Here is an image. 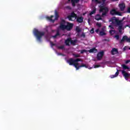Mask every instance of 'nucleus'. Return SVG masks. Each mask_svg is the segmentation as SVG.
<instances>
[{
	"instance_id": "30",
	"label": "nucleus",
	"mask_w": 130,
	"mask_h": 130,
	"mask_svg": "<svg viewBox=\"0 0 130 130\" xmlns=\"http://www.w3.org/2000/svg\"><path fill=\"white\" fill-rule=\"evenodd\" d=\"M76 31L77 32V33H80V32H81V28H80L79 26H76Z\"/></svg>"
},
{
	"instance_id": "18",
	"label": "nucleus",
	"mask_w": 130,
	"mask_h": 130,
	"mask_svg": "<svg viewBox=\"0 0 130 130\" xmlns=\"http://www.w3.org/2000/svg\"><path fill=\"white\" fill-rule=\"evenodd\" d=\"M69 2H71L72 4L73 7H76V4H78L79 2H80V0H68Z\"/></svg>"
},
{
	"instance_id": "2",
	"label": "nucleus",
	"mask_w": 130,
	"mask_h": 130,
	"mask_svg": "<svg viewBox=\"0 0 130 130\" xmlns=\"http://www.w3.org/2000/svg\"><path fill=\"white\" fill-rule=\"evenodd\" d=\"M34 34L39 42H41V38H42L43 36H44V35H45V33L44 32H41L38 30V29H35L34 30Z\"/></svg>"
},
{
	"instance_id": "3",
	"label": "nucleus",
	"mask_w": 130,
	"mask_h": 130,
	"mask_svg": "<svg viewBox=\"0 0 130 130\" xmlns=\"http://www.w3.org/2000/svg\"><path fill=\"white\" fill-rule=\"evenodd\" d=\"M109 22H112V24H113V25H115L116 26H119L122 24L121 23V21L119 20L116 17L111 18Z\"/></svg>"
},
{
	"instance_id": "40",
	"label": "nucleus",
	"mask_w": 130,
	"mask_h": 130,
	"mask_svg": "<svg viewBox=\"0 0 130 130\" xmlns=\"http://www.w3.org/2000/svg\"><path fill=\"white\" fill-rule=\"evenodd\" d=\"M50 43L51 46H55V44L53 43V42H50Z\"/></svg>"
},
{
	"instance_id": "12",
	"label": "nucleus",
	"mask_w": 130,
	"mask_h": 130,
	"mask_svg": "<svg viewBox=\"0 0 130 130\" xmlns=\"http://www.w3.org/2000/svg\"><path fill=\"white\" fill-rule=\"evenodd\" d=\"M124 41H126L127 42L130 43V38H128L126 36H124L122 39L120 41V44H121V43H122V42H123Z\"/></svg>"
},
{
	"instance_id": "47",
	"label": "nucleus",
	"mask_w": 130,
	"mask_h": 130,
	"mask_svg": "<svg viewBox=\"0 0 130 130\" xmlns=\"http://www.w3.org/2000/svg\"><path fill=\"white\" fill-rule=\"evenodd\" d=\"M91 69H92L91 68H89V70H91Z\"/></svg>"
},
{
	"instance_id": "21",
	"label": "nucleus",
	"mask_w": 130,
	"mask_h": 130,
	"mask_svg": "<svg viewBox=\"0 0 130 130\" xmlns=\"http://www.w3.org/2000/svg\"><path fill=\"white\" fill-rule=\"evenodd\" d=\"M95 20H96V21H99L100 20H102V18L101 17V15L99 14H97L95 17H94Z\"/></svg>"
},
{
	"instance_id": "25",
	"label": "nucleus",
	"mask_w": 130,
	"mask_h": 130,
	"mask_svg": "<svg viewBox=\"0 0 130 130\" xmlns=\"http://www.w3.org/2000/svg\"><path fill=\"white\" fill-rule=\"evenodd\" d=\"M121 67L123 68V70H129V68L124 64H122Z\"/></svg>"
},
{
	"instance_id": "37",
	"label": "nucleus",
	"mask_w": 130,
	"mask_h": 130,
	"mask_svg": "<svg viewBox=\"0 0 130 130\" xmlns=\"http://www.w3.org/2000/svg\"><path fill=\"white\" fill-rule=\"evenodd\" d=\"M84 52H87V50H81L80 53H81V54H83V53H84Z\"/></svg>"
},
{
	"instance_id": "5",
	"label": "nucleus",
	"mask_w": 130,
	"mask_h": 130,
	"mask_svg": "<svg viewBox=\"0 0 130 130\" xmlns=\"http://www.w3.org/2000/svg\"><path fill=\"white\" fill-rule=\"evenodd\" d=\"M67 62L69 63V66H74L76 69H77V66H79V62H75V59L73 58H71L67 60Z\"/></svg>"
},
{
	"instance_id": "13",
	"label": "nucleus",
	"mask_w": 130,
	"mask_h": 130,
	"mask_svg": "<svg viewBox=\"0 0 130 130\" xmlns=\"http://www.w3.org/2000/svg\"><path fill=\"white\" fill-rule=\"evenodd\" d=\"M76 19L77 23H83V22H84V17H83V16H77Z\"/></svg>"
},
{
	"instance_id": "34",
	"label": "nucleus",
	"mask_w": 130,
	"mask_h": 130,
	"mask_svg": "<svg viewBox=\"0 0 130 130\" xmlns=\"http://www.w3.org/2000/svg\"><path fill=\"white\" fill-rule=\"evenodd\" d=\"M116 15H117L118 16H122V15L121 14V13H120L118 11H116Z\"/></svg>"
},
{
	"instance_id": "35",
	"label": "nucleus",
	"mask_w": 130,
	"mask_h": 130,
	"mask_svg": "<svg viewBox=\"0 0 130 130\" xmlns=\"http://www.w3.org/2000/svg\"><path fill=\"white\" fill-rule=\"evenodd\" d=\"M126 13H128V14H130V7H128L127 9V11L126 12Z\"/></svg>"
},
{
	"instance_id": "42",
	"label": "nucleus",
	"mask_w": 130,
	"mask_h": 130,
	"mask_svg": "<svg viewBox=\"0 0 130 130\" xmlns=\"http://www.w3.org/2000/svg\"><path fill=\"white\" fill-rule=\"evenodd\" d=\"M128 62H130V60H127L125 61V63L126 64H127V63H128Z\"/></svg>"
},
{
	"instance_id": "10",
	"label": "nucleus",
	"mask_w": 130,
	"mask_h": 130,
	"mask_svg": "<svg viewBox=\"0 0 130 130\" xmlns=\"http://www.w3.org/2000/svg\"><path fill=\"white\" fill-rule=\"evenodd\" d=\"M122 75L123 76L124 79L126 80H127L128 78L130 77V74L126 73V72H125L124 70L122 71Z\"/></svg>"
},
{
	"instance_id": "31",
	"label": "nucleus",
	"mask_w": 130,
	"mask_h": 130,
	"mask_svg": "<svg viewBox=\"0 0 130 130\" xmlns=\"http://www.w3.org/2000/svg\"><path fill=\"white\" fill-rule=\"evenodd\" d=\"M75 62H79V61H82L80 58H77L74 59Z\"/></svg>"
},
{
	"instance_id": "26",
	"label": "nucleus",
	"mask_w": 130,
	"mask_h": 130,
	"mask_svg": "<svg viewBox=\"0 0 130 130\" xmlns=\"http://www.w3.org/2000/svg\"><path fill=\"white\" fill-rule=\"evenodd\" d=\"M96 13V8H94L93 9V10L89 13L90 16H92V15H93V14H95Z\"/></svg>"
},
{
	"instance_id": "29",
	"label": "nucleus",
	"mask_w": 130,
	"mask_h": 130,
	"mask_svg": "<svg viewBox=\"0 0 130 130\" xmlns=\"http://www.w3.org/2000/svg\"><path fill=\"white\" fill-rule=\"evenodd\" d=\"M73 56H74V57H75L76 58H77V57H81V55L79 54H73Z\"/></svg>"
},
{
	"instance_id": "43",
	"label": "nucleus",
	"mask_w": 130,
	"mask_h": 130,
	"mask_svg": "<svg viewBox=\"0 0 130 130\" xmlns=\"http://www.w3.org/2000/svg\"><path fill=\"white\" fill-rule=\"evenodd\" d=\"M95 32H96V33H97V34L99 33V29H96V30H95Z\"/></svg>"
},
{
	"instance_id": "33",
	"label": "nucleus",
	"mask_w": 130,
	"mask_h": 130,
	"mask_svg": "<svg viewBox=\"0 0 130 130\" xmlns=\"http://www.w3.org/2000/svg\"><path fill=\"white\" fill-rule=\"evenodd\" d=\"M59 49H64V46L61 45L58 47Z\"/></svg>"
},
{
	"instance_id": "6",
	"label": "nucleus",
	"mask_w": 130,
	"mask_h": 130,
	"mask_svg": "<svg viewBox=\"0 0 130 130\" xmlns=\"http://www.w3.org/2000/svg\"><path fill=\"white\" fill-rule=\"evenodd\" d=\"M77 15L74 12H72L70 15L67 16L69 21H75L77 18Z\"/></svg>"
},
{
	"instance_id": "24",
	"label": "nucleus",
	"mask_w": 130,
	"mask_h": 130,
	"mask_svg": "<svg viewBox=\"0 0 130 130\" xmlns=\"http://www.w3.org/2000/svg\"><path fill=\"white\" fill-rule=\"evenodd\" d=\"M105 35H106V33H105V32L104 31V29H103V28H102V31H101L100 32V36H105Z\"/></svg>"
},
{
	"instance_id": "39",
	"label": "nucleus",
	"mask_w": 130,
	"mask_h": 130,
	"mask_svg": "<svg viewBox=\"0 0 130 130\" xmlns=\"http://www.w3.org/2000/svg\"><path fill=\"white\" fill-rule=\"evenodd\" d=\"M100 65H99V64H95L94 66V69H96L97 68H100Z\"/></svg>"
},
{
	"instance_id": "11",
	"label": "nucleus",
	"mask_w": 130,
	"mask_h": 130,
	"mask_svg": "<svg viewBox=\"0 0 130 130\" xmlns=\"http://www.w3.org/2000/svg\"><path fill=\"white\" fill-rule=\"evenodd\" d=\"M104 55V52L101 51L98 53L97 54V59L98 60H101V59L103 57Z\"/></svg>"
},
{
	"instance_id": "45",
	"label": "nucleus",
	"mask_w": 130,
	"mask_h": 130,
	"mask_svg": "<svg viewBox=\"0 0 130 130\" xmlns=\"http://www.w3.org/2000/svg\"><path fill=\"white\" fill-rule=\"evenodd\" d=\"M123 50H126V47L125 46L124 48H123Z\"/></svg>"
},
{
	"instance_id": "32",
	"label": "nucleus",
	"mask_w": 130,
	"mask_h": 130,
	"mask_svg": "<svg viewBox=\"0 0 130 130\" xmlns=\"http://www.w3.org/2000/svg\"><path fill=\"white\" fill-rule=\"evenodd\" d=\"M109 33L111 34V35H113L115 33V31L111 30L109 31Z\"/></svg>"
},
{
	"instance_id": "19",
	"label": "nucleus",
	"mask_w": 130,
	"mask_h": 130,
	"mask_svg": "<svg viewBox=\"0 0 130 130\" xmlns=\"http://www.w3.org/2000/svg\"><path fill=\"white\" fill-rule=\"evenodd\" d=\"M77 42H78V40L75 39V40H72L71 39V42L70 43L72 44V45H73V46H75L77 44Z\"/></svg>"
},
{
	"instance_id": "16",
	"label": "nucleus",
	"mask_w": 130,
	"mask_h": 130,
	"mask_svg": "<svg viewBox=\"0 0 130 130\" xmlns=\"http://www.w3.org/2000/svg\"><path fill=\"white\" fill-rule=\"evenodd\" d=\"M80 68H85L86 69H88V66L86 65V64L81 63L80 66H77L76 68V70H80Z\"/></svg>"
},
{
	"instance_id": "22",
	"label": "nucleus",
	"mask_w": 130,
	"mask_h": 130,
	"mask_svg": "<svg viewBox=\"0 0 130 130\" xmlns=\"http://www.w3.org/2000/svg\"><path fill=\"white\" fill-rule=\"evenodd\" d=\"M118 75H119V72L118 70H117L115 75H111V79H113V78H116Z\"/></svg>"
},
{
	"instance_id": "4",
	"label": "nucleus",
	"mask_w": 130,
	"mask_h": 130,
	"mask_svg": "<svg viewBox=\"0 0 130 130\" xmlns=\"http://www.w3.org/2000/svg\"><path fill=\"white\" fill-rule=\"evenodd\" d=\"M55 18L54 19H52V18H54V16L53 15H51L50 17L47 16L46 18L47 20H48L50 22H52V23H54V21L58 19L59 16H58V13H57V11H55Z\"/></svg>"
},
{
	"instance_id": "9",
	"label": "nucleus",
	"mask_w": 130,
	"mask_h": 130,
	"mask_svg": "<svg viewBox=\"0 0 130 130\" xmlns=\"http://www.w3.org/2000/svg\"><path fill=\"white\" fill-rule=\"evenodd\" d=\"M73 27H74V23H71L69 22H67L66 30H67V31H71V30L73 29Z\"/></svg>"
},
{
	"instance_id": "1",
	"label": "nucleus",
	"mask_w": 130,
	"mask_h": 130,
	"mask_svg": "<svg viewBox=\"0 0 130 130\" xmlns=\"http://www.w3.org/2000/svg\"><path fill=\"white\" fill-rule=\"evenodd\" d=\"M95 4H101L99 6L100 13H102V17H106L109 12V8L105 6L106 0H92Z\"/></svg>"
},
{
	"instance_id": "8",
	"label": "nucleus",
	"mask_w": 130,
	"mask_h": 130,
	"mask_svg": "<svg viewBox=\"0 0 130 130\" xmlns=\"http://www.w3.org/2000/svg\"><path fill=\"white\" fill-rule=\"evenodd\" d=\"M67 22H66V20L64 19H62L61 20V22H60V25L59 28L61 30H62V31H64V30H66L67 28Z\"/></svg>"
},
{
	"instance_id": "7",
	"label": "nucleus",
	"mask_w": 130,
	"mask_h": 130,
	"mask_svg": "<svg viewBox=\"0 0 130 130\" xmlns=\"http://www.w3.org/2000/svg\"><path fill=\"white\" fill-rule=\"evenodd\" d=\"M67 22H66V20L64 19H62L61 20V22H60V25L59 28L61 30H62V31H64V30H66L67 28Z\"/></svg>"
},
{
	"instance_id": "27",
	"label": "nucleus",
	"mask_w": 130,
	"mask_h": 130,
	"mask_svg": "<svg viewBox=\"0 0 130 130\" xmlns=\"http://www.w3.org/2000/svg\"><path fill=\"white\" fill-rule=\"evenodd\" d=\"M118 30H119V32L120 33H121V30L122 29V24H120V25H118Z\"/></svg>"
},
{
	"instance_id": "20",
	"label": "nucleus",
	"mask_w": 130,
	"mask_h": 130,
	"mask_svg": "<svg viewBox=\"0 0 130 130\" xmlns=\"http://www.w3.org/2000/svg\"><path fill=\"white\" fill-rule=\"evenodd\" d=\"M116 10L113 9L110 11V14L112 15V16H114V15H116Z\"/></svg>"
},
{
	"instance_id": "17",
	"label": "nucleus",
	"mask_w": 130,
	"mask_h": 130,
	"mask_svg": "<svg viewBox=\"0 0 130 130\" xmlns=\"http://www.w3.org/2000/svg\"><path fill=\"white\" fill-rule=\"evenodd\" d=\"M120 11L123 12L124 9H125V4L124 3H122L119 5Z\"/></svg>"
},
{
	"instance_id": "28",
	"label": "nucleus",
	"mask_w": 130,
	"mask_h": 130,
	"mask_svg": "<svg viewBox=\"0 0 130 130\" xmlns=\"http://www.w3.org/2000/svg\"><path fill=\"white\" fill-rule=\"evenodd\" d=\"M59 35H60V34H59V31H58L56 34L53 36V38H56L57 36H59Z\"/></svg>"
},
{
	"instance_id": "23",
	"label": "nucleus",
	"mask_w": 130,
	"mask_h": 130,
	"mask_svg": "<svg viewBox=\"0 0 130 130\" xmlns=\"http://www.w3.org/2000/svg\"><path fill=\"white\" fill-rule=\"evenodd\" d=\"M70 42H71V38H68L65 40V44L67 46H70Z\"/></svg>"
},
{
	"instance_id": "38",
	"label": "nucleus",
	"mask_w": 130,
	"mask_h": 130,
	"mask_svg": "<svg viewBox=\"0 0 130 130\" xmlns=\"http://www.w3.org/2000/svg\"><path fill=\"white\" fill-rule=\"evenodd\" d=\"M91 34H94V28H92L91 29L90 31Z\"/></svg>"
},
{
	"instance_id": "14",
	"label": "nucleus",
	"mask_w": 130,
	"mask_h": 130,
	"mask_svg": "<svg viewBox=\"0 0 130 130\" xmlns=\"http://www.w3.org/2000/svg\"><path fill=\"white\" fill-rule=\"evenodd\" d=\"M89 53H97L98 52V50L96 48H92L88 50Z\"/></svg>"
},
{
	"instance_id": "15",
	"label": "nucleus",
	"mask_w": 130,
	"mask_h": 130,
	"mask_svg": "<svg viewBox=\"0 0 130 130\" xmlns=\"http://www.w3.org/2000/svg\"><path fill=\"white\" fill-rule=\"evenodd\" d=\"M111 54L114 55L115 54H117L118 53V49L113 48L111 50Z\"/></svg>"
},
{
	"instance_id": "44",
	"label": "nucleus",
	"mask_w": 130,
	"mask_h": 130,
	"mask_svg": "<svg viewBox=\"0 0 130 130\" xmlns=\"http://www.w3.org/2000/svg\"><path fill=\"white\" fill-rule=\"evenodd\" d=\"M109 27L110 28H111L112 29H113V27L112 25H110L109 26Z\"/></svg>"
},
{
	"instance_id": "36",
	"label": "nucleus",
	"mask_w": 130,
	"mask_h": 130,
	"mask_svg": "<svg viewBox=\"0 0 130 130\" xmlns=\"http://www.w3.org/2000/svg\"><path fill=\"white\" fill-rule=\"evenodd\" d=\"M115 38H116V39L117 40H119V36L118 35L115 36Z\"/></svg>"
},
{
	"instance_id": "41",
	"label": "nucleus",
	"mask_w": 130,
	"mask_h": 130,
	"mask_svg": "<svg viewBox=\"0 0 130 130\" xmlns=\"http://www.w3.org/2000/svg\"><path fill=\"white\" fill-rule=\"evenodd\" d=\"M96 26H98V27H101V26H102V24H101V23H96Z\"/></svg>"
},
{
	"instance_id": "46",
	"label": "nucleus",
	"mask_w": 130,
	"mask_h": 130,
	"mask_svg": "<svg viewBox=\"0 0 130 130\" xmlns=\"http://www.w3.org/2000/svg\"><path fill=\"white\" fill-rule=\"evenodd\" d=\"M82 36L83 37H85V34H82Z\"/></svg>"
}]
</instances>
